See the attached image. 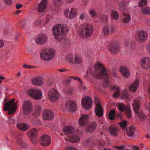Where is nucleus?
I'll return each mask as SVG.
<instances>
[{
  "mask_svg": "<svg viewBox=\"0 0 150 150\" xmlns=\"http://www.w3.org/2000/svg\"><path fill=\"white\" fill-rule=\"evenodd\" d=\"M69 28L63 24H58L53 27L52 35L54 38L60 41L63 38V35L68 32Z\"/></svg>",
  "mask_w": 150,
  "mask_h": 150,
  "instance_id": "obj_1",
  "label": "nucleus"
},
{
  "mask_svg": "<svg viewBox=\"0 0 150 150\" xmlns=\"http://www.w3.org/2000/svg\"><path fill=\"white\" fill-rule=\"evenodd\" d=\"M15 100V98H13L6 103L4 105L3 110L9 111L8 113L9 115L13 114L16 110L17 103L16 102L14 103Z\"/></svg>",
  "mask_w": 150,
  "mask_h": 150,
  "instance_id": "obj_2",
  "label": "nucleus"
},
{
  "mask_svg": "<svg viewBox=\"0 0 150 150\" xmlns=\"http://www.w3.org/2000/svg\"><path fill=\"white\" fill-rule=\"evenodd\" d=\"M94 67L95 74L98 75L96 77L97 78L100 79L102 77H108L105 69L101 63H97L94 66Z\"/></svg>",
  "mask_w": 150,
  "mask_h": 150,
  "instance_id": "obj_3",
  "label": "nucleus"
},
{
  "mask_svg": "<svg viewBox=\"0 0 150 150\" xmlns=\"http://www.w3.org/2000/svg\"><path fill=\"white\" fill-rule=\"evenodd\" d=\"M133 110L136 115L141 120H144L146 118V116L142 113L140 107V103L138 100H134L132 104Z\"/></svg>",
  "mask_w": 150,
  "mask_h": 150,
  "instance_id": "obj_4",
  "label": "nucleus"
},
{
  "mask_svg": "<svg viewBox=\"0 0 150 150\" xmlns=\"http://www.w3.org/2000/svg\"><path fill=\"white\" fill-rule=\"evenodd\" d=\"M55 54L54 50L53 49H50L49 50L45 49L42 51L40 56L42 59L48 61L53 58Z\"/></svg>",
  "mask_w": 150,
  "mask_h": 150,
  "instance_id": "obj_5",
  "label": "nucleus"
},
{
  "mask_svg": "<svg viewBox=\"0 0 150 150\" xmlns=\"http://www.w3.org/2000/svg\"><path fill=\"white\" fill-rule=\"evenodd\" d=\"M28 94L31 97L36 100L40 99L42 96V92L38 88L31 89L29 91Z\"/></svg>",
  "mask_w": 150,
  "mask_h": 150,
  "instance_id": "obj_6",
  "label": "nucleus"
},
{
  "mask_svg": "<svg viewBox=\"0 0 150 150\" xmlns=\"http://www.w3.org/2000/svg\"><path fill=\"white\" fill-rule=\"evenodd\" d=\"M118 109L119 111L121 112L124 111L128 118L131 117V109L129 105L125 106L123 103H121L118 104Z\"/></svg>",
  "mask_w": 150,
  "mask_h": 150,
  "instance_id": "obj_7",
  "label": "nucleus"
},
{
  "mask_svg": "<svg viewBox=\"0 0 150 150\" xmlns=\"http://www.w3.org/2000/svg\"><path fill=\"white\" fill-rule=\"evenodd\" d=\"M48 38L46 35L41 34L36 36L35 39V43L38 45H43L46 43Z\"/></svg>",
  "mask_w": 150,
  "mask_h": 150,
  "instance_id": "obj_8",
  "label": "nucleus"
},
{
  "mask_svg": "<svg viewBox=\"0 0 150 150\" xmlns=\"http://www.w3.org/2000/svg\"><path fill=\"white\" fill-rule=\"evenodd\" d=\"M32 102L29 100H27L24 101L23 104V114L24 115H27L32 110Z\"/></svg>",
  "mask_w": 150,
  "mask_h": 150,
  "instance_id": "obj_9",
  "label": "nucleus"
},
{
  "mask_svg": "<svg viewBox=\"0 0 150 150\" xmlns=\"http://www.w3.org/2000/svg\"><path fill=\"white\" fill-rule=\"evenodd\" d=\"M48 95L50 100L53 101H56L59 98V93L54 88H52L49 90Z\"/></svg>",
  "mask_w": 150,
  "mask_h": 150,
  "instance_id": "obj_10",
  "label": "nucleus"
},
{
  "mask_svg": "<svg viewBox=\"0 0 150 150\" xmlns=\"http://www.w3.org/2000/svg\"><path fill=\"white\" fill-rule=\"evenodd\" d=\"M147 38V33L144 30H141L139 32L138 35L136 36V39L137 41L143 42L146 40Z\"/></svg>",
  "mask_w": 150,
  "mask_h": 150,
  "instance_id": "obj_11",
  "label": "nucleus"
},
{
  "mask_svg": "<svg viewBox=\"0 0 150 150\" xmlns=\"http://www.w3.org/2000/svg\"><path fill=\"white\" fill-rule=\"evenodd\" d=\"M64 13L66 17L69 19H73L74 18L76 15V10L72 8L70 9H66Z\"/></svg>",
  "mask_w": 150,
  "mask_h": 150,
  "instance_id": "obj_12",
  "label": "nucleus"
},
{
  "mask_svg": "<svg viewBox=\"0 0 150 150\" xmlns=\"http://www.w3.org/2000/svg\"><path fill=\"white\" fill-rule=\"evenodd\" d=\"M141 66L144 69H147L150 68V58L144 57L142 58L140 61Z\"/></svg>",
  "mask_w": 150,
  "mask_h": 150,
  "instance_id": "obj_13",
  "label": "nucleus"
},
{
  "mask_svg": "<svg viewBox=\"0 0 150 150\" xmlns=\"http://www.w3.org/2000/svg\"><path fill=\"white\" fill-rule=\"evenodd\" d=\"M44 80L43 78L41 76H37L32 79V83L35 86H40L43 83Z\"/></svg>",
  "mask_w": 150,
  "mask_h": 150,
  "instance_id": "obj_14",
  "label": "nucleus"
},
{
  "mask_svg": "<svg viewBox=\"0 0 150 150\" xmlns=\"http://www.w3.org/2000/svg\"><path fill=\"white\" fill-rule=\"evenodd\" d=\"M40 143L43 146H47L51 143V140L50 137L47 135L42 136L40 138Z\"/></svg>",
  "mask_w": 150,
  "mask_h": 150,
  "instance_id": "obj_15",
  "label": "nucleus"
},
{
  "mask_svg": "<svg viewBox=\"0 0 150 150\" xmlns=\"http://www.w3.org/2000/svg\"><path fill=\"white\" fill-rule=\"evenodd\" d=\"M54 117L53 112L50 110H45L43 112L42 118L44 120H51Z\"/></svg>",
  "mask_w": 150,
  "mask_h": 150,
  "instance_id": "obj_16",
  "label": "nucleus"
},
{
  "mask_svg": "<svg viewBox=\"0 0 150 150\" xmlns=\"http://www.w3.org/2000/svg\"><path fill=\"white\" fill-rule=\"evenodd\" d=\"M66 105L70 112H74L76 110V105L75 102L74 101H68L66 103Z\"/></svg>",
  "mask_w": 150,
  "mask_h": 150,
  "instance_id": "obj_17",
  "label": "nucleus"
},
{
  "mask_svg": "<svg viewBox=\"0 0 150 150\" xmlns=\"http://www.w3.org/2000/svg\"><path fill=\"white\" fill-rule=\"evenodd\" d=\"M93 32V28L91 24L86 25L85 27V36L86 37H90Z\"/></svg>",
  "mask_w": 150,
  "mask_h": 150,
  "instance_id": "obj_18",
  "label": "nucleus"
},
{
  "mask_svg": "<svg viewBox=\"0 0 150 150\" xmlns=\"http://www.w3.org/2000/svg\"><path fill=\"white\" fill-rule=\"evenodd\" d=\"M139 84V80L138 79H136L130 86L129 90L132 92H135L137 90Z\"/></svg>",
  "mask_w": 150,
  "mask_h": 150,
  "instance_id": "obj_19",
  "label": "nucleus"
},
{
  "mask_svg": "<svg viewBox=\"0 0 150 150\" xmlns=\"http://www.w3.org/2000/svg\"><path fill=\"white\" fill-rule=\"evenodd\" d=\"M119 70L121 73L124 77L126 78L129 77L130 76V73L127 67L124 66L120 67Z\"/></svg>",
  "mask_w": 150,
  "mask_h": 150,
  "instance_id": "obj_20",
  "label": "nucleus"
},
{
  "mask_svg": "<svg viewBox=\"0 0 150 150\" xmlns=\"http://www.w3.org/2000/svg\"><path fill=\"white\" fill-rule=\"evenodd\" d=\"M92 107V100L91 98L88 96L85 97V110H89Z\"/></svg>",
  "mask_w": 150,
  "mask_h": 150,
  "instance_id": "obj_21",
  "label": "nucleus"
},
{
  "mask_svg": "<svg viewBox=\"0 0 150 150\" xmlns=\"http://www.w3.org/2000/svg\"><path fill=\"white\" fill-rule=\"evenodd\" d=\"M96 115L99 117H102L103 114V110L100 104L98 103L96 104L95 110Z\"/></svg>",
  "mask_w": 150,
  "mask_h": 150,
  "instance_id": "obj_22",
  "label": "nucleus"
},
{
  "mask_svg": "<svg viewBox=\"0 0 150 150\" xmlns=\"http://www.w3.org/2000/svg\"><path fill=\"white\" fill-rule=\"evenodd\" d=\"M47 0H42L39 5L38 11L40 13L44 12L46 8Z\"/></svg>",
  "mask_w": 150,
  "mask_h": 150,
  "instance_id": "obj_23",
  "label": "nucleus"
},
{
  "mask_svg": "<svg viewBox=\"0 0 150 150\" xmlns=\"http://www.w3.org/2000/svg\"><path fill=\"white\" fill-rule=\"evenodd\" d=\"M64 132L67 134H72L75 131L74 127L72 126H68L64 127L63 129Z\"/></svg>",
  "mask_w": 150,
  "mask_h": 150,
  "instance_id": "obj_24",
  "label": "nucleus"
},
{
  "mask_svg": "<svg viewBox=\"0 0 150 150\" xmlns=\"http://www.w3.org/2000/svg\"><path fill=\"white\" fill-rule=\"evenodd\" d=\"M17 127L21 130L26 131L29 128L30 126L26 124L19 123L17 124Z\"/></svg>",
  "mask_w": 150,
  "mask_h": 150,
  "instance_id": "obj_25",
  "label": "nucleus"
},
{
  "mask_svg": "<svg viewBox=\"0 0 150 150\" xmlns=\"http://www.w3.org/2000/svg\"><path fill=\"white\" fill-rule=\"evenodd\" d=\"M108 48L110 51L113 54H116L119 50L118 47L115 44L110 45Z\"/></svg>",
  "mask_w": 150,
  "mask_h": 150,
  "instance_id": "obj_26",
  "label": "nucleus"
},
{
  "mask_svg": "<svg viewBox=\"0 0 150 150\" xmlns=\"http://www.w3.org/2000/svg\"><path fill=\"white\" fill-rule=\"evenodd\" d=\"M65 139L67 141H69L74 143L79 142L80 139L79 137L76 135L71 136L69 137L68 138H66Z\"/></svg>",
  "mask_w": 150,
  "mask_h": 150,
  "instance_id": "obj_27",
  "label": "nucleus"
},
{
  "mask_svg": "<svg viewBox=\"0 0 150 150\" xmlns=\"http://www.w3.org/2000/svg\"><path fill=\"white\" fill-rule=\"evenodd\" d=\"M112 91H115V93L113 94V96L114 98H116L120 94V88L119 87L114 86L112 89Z\"/></svg>",
  "mask_w": 150,
  "mask_h": 150,
  "instance_id": "obj_28",
  "label": "nucleus"
},
{
  "mask_svg": "<svg viewBox=\"0 0 150 150\" xmlns=\"http://www.w3.org/2000/svg\"><path fill=\"white\" fill-rule=\"evenodd\" d=\"M134 128L132 126L128 127L126 131L127 135L129 137H132L134 135Z\"/></svg>",
  "mask_w": 150,
  "mask_h": 150,
  "instance_id": "obj_29",
  "label": "nucleus"
},
{
  "mask_svg": "<svg viewBox=\"0 0 150 150\" xmlns=\"http://www.w3.org/2000/svg\"><path fill=\"white\" fill-rule=\"evenodd\" d=\"M110 134L113 136H116L117 134L118 129L117 128L115 127H110L108 129Z\"/></svg>",
  "mask_w": 150,
  "mask_h": 150,
  "instance_id": "obj_30",
  "label": "nucleus"
},
{
  "mask_svg": "<svg viewBox=\"0 0 150 150\" xmlns=\"http://www.w3.org/2000/svg\"><path fill=\"white\" fill-rule=\"evenodd\" d=\"M141 12L144 14L150 15V7H144L141 8Z\"/></svg>",
  "mask_w": 150,
  "mask_h": 150,
  "instance_id": "obj_31",
  "label": "nucleus"
},
{
  "mask_svg": "<svg viewBox=\"0 0 150 150\" xmlns=\"http://www.w3.org/2000/svg\"><path fill=\"white\" fill-rule=\"evenodd\" d=\"M122 94L123 96L121 98L122 100H127V101L131 100L128 93L125 90L123 91Z\"/></svg>",
  "mask_w": 150,
  "mask_h": 150,
  "instance_id": "obj_32",
  "label": "nucleus"
},
{
  "mask_svg": "<svg viewBox=\"0 0 150 150\" xmlns=\"http://www.w3.org/2000/svg\"><path fill=\"white\" fill-rule=\"evenodd\" d=\"M123 21L125 23H128L131 20V17L127 13H123Z\"/></svg>",
  "mask_w": 150,
  "mask_h": 150,
  "instance_id": "obj_33",
  "label": "nucleus"
},
{
  "mask_svg": "<svg viewBox=\"0 0 150 150\" xmlns=\"http://www.w3.org/2000/svg\"><path fill=\"white\" fill-rule=\"evenodd\" d=\"M111 16L112 18L114 20L118 19L119 17V15L118 13L115 10H112V11Z\"/></svg>",
  "mask_w": 150,
  "mask_h": 150,
  "instance_id": "obj_34",
  "label": "nucleus"
},
{
  "mask_svg": "<svg viewBox=\"0 0 150 150\" xmlns=\"http://www.w3.org/2000/svg\"><path fill=\"white\" fill-rule=\"evenodd\" d=\"M37 130L36 129H33L29 132V136L31 138L35 137L37 135Z\"/></svg>",
  "mask_w": 150,
  "mask_h": 150,
  "instance_id": "obj_35",
  "label": "nucleus"
},
{
  "mask_svg": "<svg viewBox=\"0 0 150 150\" xmlns=\"http://www.w3.org/2000/svg\"><path fill=\"white\" fill-rule=\"evenodd\" d=\"M96 123L95 122H93L89 126L87 131L88 132H92L96 128Z\"/></svg>",
  "mask_w": 150,
  "mask_h": 150,
  "instance_id": "obj_36",
  "label": "nucleus"
},
{
  "mask_svg": "<svg viewBox=\"0 0 150 150\" xmlns=\"http://www.w3.org/2000/svg\"><path fill=\"white\" fill-rule=\"evenodd\" d=\"M79 123L80 126L83 127L84 125V115H83L79 118Z\"/></svg>",
  "mask_w": 150,
  "mask_h": 150,
  "instance_id": "obj_37",
  "label": "nucleus"
},
{
  "mask_svg": "<svg viewBox=\"0 0 150 150\" xmlns=\"http://www.w3.org/2000/svg\"><path fill=\"white\" fill-rule=\"evenodd\" d=\"M110 32L108 25L104 26L103 29V33L105 35H107Z\"/></svg>",
  "mask_w": 150,
  "mask_h": 150,
  "instance_id": "obj_38",
  "label": "nucleus"
},
{
  "mask_svg": "<svg viewBox=\"0 0 150 150\" xmlns=\"http://www.w3.org/2000/svg\"><path fill=\"white\" fill-rule=\"evenodd\" d=\"M115 112L114 110H111L109 114L108 117L110 120H113L115 118Z\"/></svg>",
  "mask_w": 150,
  "mask_h": 150,
  "instance_id": "obj_39",
  "label": "nucleus"
},
{
  "mask_svg": "<svg viewBox=\"0 0 150 150\" xmlns=\"http://www.w3.org/2000/svg\"><path fill=\"white\" fill-rule=\"evenodd\" d=\"M82 61L81 58L79 56H76L75 57L74 62L76 64H80Z\"/></svg>",
  "mask_w": 150,
  "mask_h": 150,
  "instance_id": "obj_40",
  "label": "nucleus"
},
{
  "mask_svg": "<svg viewBox=\"0 0 150 150\" xmlns=\"http://www.w3.org/2000/svg\"><path fill=\"white\" fill-rule=\"evenodd\" d=\"M17 144L19 145L20 146L23 147H25L26 144L22 139H19L17 141Z\"/></svg>",
  "mask_w": 150,
  "mask_h": 150,
  "instance_id": "obj_41",
  "label": "nucleus"
},
{
  "mask_svg": "<svg viewBox=\"0 0 150 150\" xmlns=\"http://www.w3.org/2000/svg\"><path fill=\"white\" fill-rule=\"evenodd\" d=\"M147 0H141L139 3V6L141 7L142 8L143 6H146L147 4Z\"/></svg>",
  "mask_w": 150,
  "mask_h": 150,
  "instance_id": "obj_42",
  "label": "nucleus"
},
{
  "mask_svg": "<svg viewBox=\"0 0 150 150\" xmlns=\"http://www.w3.org/2000/svg\"><path fill=\"white\" fill-rule=\"evenodd\" d=\"M69 78H73L75 81H78L81 85H83V83H82V81L81 78L77 76H70Z\"/></svg>",
  "mask_w": 150,
  "mask_h": 150,
  "instance_id": "obj_43",
  "label": "nucleus"
},
{
  "mask_svg": "<svg viewBox=\"0 0 150 150\" xmlns=\"http://www.w3.org/2000/svg\"><path fill=\"white\" fill-rule=\"evenodd\" d=\"M127 122L126 120H124L120 123V125L123 129H125L127 126Z\"/></svg>",
  "mask_w": 150,
  "mask_h": 150,
  "instance_id": "obj_44",
  "label": "nucleus"
},
{
  "mask_svg": "<svg viewBox=\"0 0 150 150\" xmlns=\"http://www.w3.org/2000/svg\"><path fill=\"white\" fill-rule=\"evenodd\" d=\"M23 67L24 68L28 69H33L34 68V67L33 66L26 64H24Z\"/></svg>",
  "mask_w": 150,
  "mask_h": 150,
  "instance_id": "obj_45",
  "label": "nucleus"
},
{
  "mask_svg": "<svg viewBox=\"0 0 150 150\" xmlns=\"http://www.w3.org/2000/svg\"><path fill=\"white\" fill-rule=\"evenodd\" d=\"M79 36L81 37V38H84V30L83 29L82 30H80L79 33Z\"/></svg>",
  "mask_w": 150,
  "mask_h": 150,
  "instance_id": "obj_46",
  "label": "nucleus"
},
{
  "mask_svg": "<svg viewBox=\"0 0 150 150\" xmlns=\"http://www.w3.org/2000/svg\"><path fill=\"white\" fill-rule=\"evenodd\" d=\"M89 14L91 16L93 17L95 16L96 15L95 11L93 10H91L90 11Z\"/></svg>",
  "mask_w": 150,
  "mask_h": 150,
  "instance_id": "obj_47",
  "label": "nucleus"
},
{
  "mask_svg": "<svg viewBox=\"0 0 150 150\" xmlns=\"http://www.w3.org/2000/svg\"><path fill=\"white\" fill-rule=\"evenodd\" d=\"M64 150H77L74 147L72 146H69L66 147Z\"/></svg>",
  "mask_w": 150,
  "mask_h": 150,
  "instance_id": "obj_48",
  "label": "nucleus"
},
{
  "mask_svg": "<svg viewBox=\"0 0 150 150\" xmlns=\"http://www.w3.org/2000/svg\"><path fill=\"white\" fill-rule=\"evenodd\" d=\"M68 60L71 63H74V61L73 57L71 56H69L67 58Z\"/></svg>",
  "mask_w": 150,
  "mask_h": 150,
  "instance_id": "obj_49",
  "label": "nucleus"
},
{
  "mask_svg": "<svg viewBox=\"0 0 150 150\" xmlns=\"http://www.w3.org/2000/svg\"><path fill=\"white\" fill-rule=\"evenodd\" d=\"M146 50L150 54V42L147 45L146 47Z\"/></svg>",
  "mask_w": 150,
  "mask_h": 150,
  "instance_id": "obj_50",
  "label": "nucleus"
},
{
  "mask_svg": "<svg viewBox=\"0 0 150 150\" xmlns=\"http://www.w3.org/2000/svg\"><path fill=\"white\" fill-rule=\"evenodd\" d=\"M3 1L6 4L8 5L11 4L12 2V0H3Z\"/></svg>",
  "mask_w": 150,
  "mask_h": 150,
  "instance_id": "obj_51",
  "label": "nucleus"
},
{
  "mask_svg": "<svg viewBox=\"0 0 150 150\" xmlns=\"http://www.w3.org/2000/svg\"><path fill=\"white\" fill-rule=\"evenodd\" d=\"M41 107L40 106H39L36 107V111L37 112L38 114H39V112H41Z\"/></svg>",
  "mask_w": 150,
  "mask_h": 150,
  "instance_id": "obj_52",
  "label": "nucleus"
},
{
  "mask_svg": "<svg viewBox=\"0 0 150 150\" xmlns=\"http://www.w3.org/2000/svg\"><path fill=\"white\" fill-rule=\"evenodd\" d=\"M4 45V42L1 40H0V48L3 47Z\"/></svg>",
  "mask_w": 150,
  "mask_h": 150,
  "instance_id": "obj_53",
  "label": "nucleus"
},
{
  "mask_svg": "<svg viewBox=\"0 0 150 150\" xmlns=\"http://www.w3.org/2000/svg\"><path fill=\"white\" fill-rule=\"evenodd\" d=\"M81 105L83 108H84V98H83L81 100Z\"/></svg>",
  "mask_w": 150,
  "mask_h": 150,
  "instance_id": "obj_54",
  "label": "nucleus"
},
{
  "mask_svg": "<svg viewBox=\"0 0 150 150\" xmlns=\"http://www.w3.org/2000/svg\"><path fill=\"white\" fill-rule=\"evenodd\" d=\"M22 6V5L20 4H17L16 6V8L17 9H18L21 8Z\"/></svg>",
  "mask_w": 150,
  "mask_h": 150,
  "instance_id": "obj_55",
  "label": "nucleus"
},
{
  "mask_svg": "<svg viewBox=\"0 0 150 150\" xmlns=\"http://www.w3.org/2000/svg\"><path fill=\"white\" fill-rule=\"evenodd\" d=\"M58 71L61 72H63L67 71V70L65 69H62L58 70Z\"/></svg>",
  "mask_w": 150,
  "mask_h": 150,
  "instance_id": "obj_56",
  "label": "nucleus"
},
{
  "mask_svg": "<svg viewBox=\"0 0 150 150\" xmlns=\"http://www.w3.org/2000/svg\"><path fill=\"white\" fill-rule=\"evenodd\" d=\"M124 147L123 146H120L117 147V149L119 150H122L124 149Z\"/></svg>",
  "mask_w": 150,
  "mask_h": 150,
  "instance_id": "obj_57",
  "label": "nucleus"
},
{
  "mask_svg": "<svg viewBox=\"0 0 150 150\" xmlns=\"http://www.w3.org/2000/svg\"><path fill=\"white\" fill-rule=\"evenodd\" d=\"M84 17V15L83 14H81L80 16V18L81 19L83 20Z\"/></svg>",
  "mask_w": 150,
  "mask_h": 150,
  "instance_id": "obj_58",
  "label": "nucleus"
},
{
  "mask_svg": "<svg viewBox=\"0 0 150 150\" xmlns=\"http://www.w3.org/2000/svg\"><path fill=\"white\" fill-rule=\"evenodd\" d=\"M115 29V28L113 26H111V27L110 30V32L112 33L114 31V30Z\"/></svg>",
  "mask_w": 150,
  "mask_h": 150,
  "instance_id": "obj_59",
  "label": "nucleus"
},
{
  "mask_svg": "<svg viewBox=\"0 0 150 150\" xmlns=\"http://www.w3.org/2000/svg\"><path fill=\"white\" fill-rule=\"evenodd\" d=\"M66 1L68 3H71L74 2V0H66Z\"/></svg>",
  "mask_w": 150,
  "mask_h": 150,
  "instance_id": "obj_60",
  "label": "nucleus"
},
{
  "mask_svg": "<svg viewBox=\"0 0 150 150\" xmlns=\"http://www.w3.org/2000/svg\"><path fill=\"white\" fill-rule=\"evenodd\" d=\"M60 0H54V3L56 4H57L59 3Z\"/></svg>",
  "mask_w": 150,
  "mask_h": 150,
  "instance_id": "obj_61",
  "label": "nucleus"
},
{
  "mask_svg": "<svg viewBox=\"0 0 150 150\" xmlns=\"http://www.w3.org/2000/svg\"><path fill=\"white\" fill-rule=\"evenodd\" d=\"M133 148L134 149V150H138V147L137 146H133Z\"/></svg>",
  "mask_w": 150,
  "mask_h": 150,
  "instance_id": "obj_62",
  "label": "nucleus"
},
{
  "mask_svg": "<svg viewBox=\"0 0 150 150\" xmlns=\"http://www.w3.org/2000/svg\"><path fill=\"white\" fill-rule=\"evenodd\" d=\"M5 79V78L4 76H0V79L2 80L4 79Z\"/></svg>",
  "mask_w": 150,
  "mask_h": 150,
  "instance_id": "obj_63",
  "label": "nucleus"
},
{
  "mask_svg": "<svg viewBox=\"0 0 150 150\" xmlns=\"http://www.w3.org/2000/svg\"><path fill=\"white\" fill-rule=\"evenodd\" d=\"M118 117L120 118H122V115L120 114H119L118 115Z\"/></svg>",
  "mask_w": 150,
  "mask_h": 150,
  "instance_id": "obj_64",
  "label": "nucleus"
}]
</instances>
